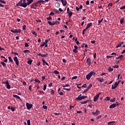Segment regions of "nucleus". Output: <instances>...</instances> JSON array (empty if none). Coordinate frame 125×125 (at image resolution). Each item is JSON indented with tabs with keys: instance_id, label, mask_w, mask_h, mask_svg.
I'll return each mask as SVG.
<instances>
[{
	"instance_id": "12",
	"label": "nucleus",
	"mask_w": 125,
	"mask_h": 125,
	"mask_svg": "<svg viewBox=\"0 0 125 125\" xmlns=\"http://www.w3.org/2000/svg\"><path fill=\"white\" fill-rule=\"evenodd\" d=\"M61 1L63 6H66V4H67V1L66 0H61Z\"/></svg>"
},
{
	"instance_id": "4",
	"label": "nucleus",
	"mask_w": 125,
	"mask_h": 125,
	"mask_svg": "<svg viewBox=\"0 0 125 125\" xmlns=\"http://www.w3.org/2000/svg\"><path fill=\"white\" fill-rule=\"evenodd\" d=\"M11 32L14 34H20V33H21V29H16L14 30H11Z\"/></svg>"
},
{
	"instance_id": "58",
	"label": "nucleus",
	"mask_w": 125,
	"mask_h": 125,
	"mask_svg": "<svg viewBox=\"0 0 125 125\" xmlns=\"http://www.w3.org/2000/svg\"><path fill=\"white\" fill-rule=\"evenodd\" d=\"M101 117H102V116L99 115V116L96 117V120H99V119H101Z\"/></svg>"
},
{
	"instance_id": "23",
	"label": "nucleus",
	"mask_w": 125,
	"mask_h": 125,
	"mask_svg": "<svg viewBox=\"0 0 125 125\" xmlns=\"http://www.w3.org/2000/svg\"><path fill=\"white\" fill-rule=\"evenodd\" d=\"M33 62V61L31 59L28 60V61L27 62V64H29V65H32V62Z\"/></svg>"
},
{
	"instance_id": "53",
	"label": "nucleus",
	"mask_w": 125,
	"mask_h": 125,
	"mask_svg": "<svg viewBox=\"0 0 125 125\" xmlns=\"http://www.w3.org/2000/svg\"><path fill=\"white\" fill-rule=\"evenodd\" d=\"M42 108L44 109L45 110H46L47 109V106L46 105H43Z\"/></svg>"
},
{
	"instance_id": "19",
	"label": "nucleus",
	"mask_w": 125,
	"mask_h": 125,
	"mask_svg": "<svg viewBox=\"0 0 125 125\" xmlns=\"http://www.w3.org/2000/svg\"><path fill=\"white\" fill-rule=\"evenodd\" d=\"M92 113L93 115H95V114H96V115H98V114H100V111L99 110H96L95 112L93 111Z\"/></svg>"
},
{
	"instance_id": "3",
	"label": "nucleus",
	"mask_w": 125,
	"mask_h": 125,
	"mask_svg": "<svg viewBox=\"0 0 125 125\" xmlns=\"http://www.w3.org/2000/svg\"><path fill=\"white\" fill-rule=\"evenodd\" d=\"M85 98H87L86 96H82V94H80L77 98H76V100L77 101L83 100V99H85Z\"/></svg>"
},
{
	"instance_id": "28",
	"label": "nucleus",
	"mask_w": 125,
	"mask_h": 125,
	"mask_svg": "<svg viewBox=\"0 0 125 125\" xmlns=\"http://www.w3.org/2000/svg\"><path fill=\"white\" fill-rule=\"evenodd\" d=\"M55 6L58 8V7H60V4L59 2H57L55 4Z\"/></svg>"
},
{
	"instance_id": "13",
	"label": "nucleus",
	"mask_w": 125,
	"mask_h": 125,
	"mask_svg": "<svg viewBox=\"0 0 125 125\" xmlns=\"http://www.w3.org/2000/svg\"><path fill=\"white\" fill-rule=\"evenodd\" d=\"M92 26V23L90 22L89 23H88L86 25V28L87 30L89 29V28H90Z\"/></svg>"
},
{
	"instance_id": "9",
	"label": "nucleus",
	"mask_w": 125,
	"mask_h": 125,
	"mask_svg": "<svg viewBox=\"0 0 125 125\" xmlns=\"http://www.w3.org/2000/svg\"><path fill=\"white\" fill-rule=\"evenodd\" d=\"M92 77L91 75V74H90V72L88 73L87 75H86V79L88 81L90 80V78Z\"/></svg>"
},
{
	"instance_id": "24",
	"label": "nucleus",
	"mask_w": 125,
	"mask_h": 125,
	"mask_svg": "<svg viewBox=\"0 0 125 125\" xmlns=\"http://www.w3.org/2000/svg\"><path fill=\"white\" fill-rule=\"evenodd\" d=\"M116 88H117V86L115 84L112 85L111 89H116Z\"/></svg>"
},
{
	"instance_id": "17",
	"label": "nucleus",
	"mask_w": 125,
	"mask_h": 125,
	"mask_svg": "<svg viewBox=\"0 0 125 125\" xmlns=\"http://www.w3.org/2000/svg\"><path fill=\"white\" fill-rule=\"evenodd\" d=\"M37 2H38V4L42 3V4H44V3H45V1L43 0H38Z\"/></svg>"
},
{
	"instance_id": "61",
	"label": "nucleus",
	"mask_w": 125,
	"mask_h": 125,
	"mask_svg": "<svg viewBox=\"0 0 125 125\" xmlns=\"http://www.w3.org/2000/svg\"><path fill=\"white\" fill-rule=\"evenodd\" d=\"M54 13H53V12H51L49 14V15H51V16H53L54 15Z\"/></svg>"
},
{
	"instance_id": "18",
	"label": "nucleus",
	"mask_w": 125,
	"mask_h": 125,
	"mask_svg": "<svg viewBox=\"0 0 125 125\" xmlns=\"http://www.w3.org/2000/svg\"><path fill=\"white\" fill-rule=\"evenodd\" d=\"M26 1H27V5H30L34 1V0H26Z\"/></svg>"
},
{
	"instance_id": "8",
	"label": "nucleus",
	"mask_w": 125,
	"mask_h": 125,
	"mask_svg": "<svg viewBox=\"0 0 125 125\" xmlns=\"http://www.w3.org/2000/svg\"><path fill=\"white\" fill-rule=\"evenodd\" d=\"M14 61L16 62L17 66H18V65H19V61H18V58H17V57H14Z\"/></svg>"
},
{
	"instance_id": "42",
	"label": "nucleus",
	"mask_w": 125,
	"mask_h": 125,
	"mask_svg": "<svg viewBox=\"0 0 125 125\" xmlns=\"http://www.w3.org/2000/svg\"><path fill=\"white\" fill-rule=\"evenodd\" d=\"M0 3H3L4 4H5V3H6V2L3 0H0Z\"/></svg>"
},
{
	"instance_id": "49",
	"label": "nucleus",
	"mask_w": 125,
	"mask_h": 125,
	"mask_svg": "<svg viewBox=\"0 0 125 125\" xmlns=\"http://www.w3.org/2000/svg\"><path fill=\"white\" fill-rule=\"evenodd\" d=\"M68 16H72V15H73V12H69L68 13Z\"/></svg>"
},
{
	"instance_id": "33",
	"label": "nucleus",
	"mask_w": 125,
	"mask_h": 125,
	"mask_svg": "<svg viewBox=\"0 0 125 125\" xmlns=\"http://www.w3.org/2000/svg\"><path fill=\"white\" fill-rule=\"evenodd\" d=\"M90 73L91 74V76H95V72L93 71H91V72H90Z\"/></svg>"
},
{
	"instance_id": "56",
	"label": "nucleus",
	"mask_w": 125,
	"mask_h": 125,
	"mask_svg": "<svg viewBox=\"0 0 125 125\" xmlns=\"http://www.w3.org/2000/svg\"><path fill=\"white\" fill-rule=\"evenodd\" d=\"M54 115H55V116H60V115H61V113H57L55 112L54 113Z\"/></svg>"
},
{
	"instance_id": "32",
	"label": "nucleus",
	"mask_w": 125,
	"mask_h": 125,
	"mask_svg": "<svg viewBox=\"0 0 125 125\" xmlns=\"http://www.w3.org/2000/svg\"><path fill=\"white\" fill-rule=\"evenodd\" d=\"M24 53H25V54H27V53H30V50H25L24 51H23Z\"/></svg>"
},
{
	"instance_id": "1",
	"label": "nucleus",
	"mask_w": 125,
	"mask_h": 125,
	"mask_svg": "<svg viewBox=\"0 0 125 125\" xmlns=\"http://www.w3.org/2000/svg\"><path fill=\"white\" fill-rule=\"evenodd\" d=\"M17 6H21L26 8V7L28 5L27 2H26V0H20V1L16 4Z\"/></svg>"
},
{
	"instance_id": "30",
	"label": "nucleus",
	"mask_w": 125,
	"mask_h": 125,
	"mask_svg": "<svg viewBox=\"0 0 125 125\" xmlns=\"http://www.w3.org/2000/svg\"><path fill=\"white\" fill-rule=\"evenodd\" d=\"M47 20H48V21H52V18L51 17L49 16V17L47 18Z\"/></svg>"
},
{
	"instance_id": "21",
	"label": "nucleus",
	"mask_w": 125,
	"mask_h": 125,
	"mask_svg": "<svg viewBox=\"0 0 125 125\" xmlns=\"http://www.w3.org/2000/svg\"><path fill=\"white\" fill-rule=\"evenodd\" d=\"M8 59L9 62H11V63H12V64H14V62H13V60H12L11 57H8Z\"/></svg>"
},
{
	"instance_id": "26",
	"label": "nucleus",
	"mask_w": 125,
	"mask_h": 125,
	"mask_svg": "<svg viewBox=\"0 0 125 125\" xmlns=\"http://www.w3.org/2000/svg\"><path fill=\"white\" fill-rule=\"evenodd\" d=\"M0 64H1V65H2V66H3V67H6V64L5 63H4V62H1Z\"/></svg>"
},
{
	"instance_id": "14",
	"label": "nucleus",
	"mask_w": 125,
	"mask_h": 125,
	"mask_svg": "<svg viewBox=\"0 0 125 125\" xmlns=\"http://www.w3.org/2000/svg\"><path fill=\"white\" fill-rule=\"evenodd\" d=\"M123 44H124V42L119 43V44L116 46V48H119V47H121Z\"/></svg>"
},
{
	"instance_id": "16",
	"label": "nucleus",
	"mask_w": 125,
	"mask_h": 125,
	"mask_svg": "<svg viewBox=\"0 0 125 125\" xmlns=\"http://www.w3.org/2000/svg\"><path fill=\"white\" fill-rule=\"evenodd\" d=\"M97 80L98 82H100V83H103V82H104V79L103 78H97Z\"/></svg>"
},
{
	"instance_id": "50",
	"label": "nucleus",
	"mask_w": 125,
	"mask_h": 125,
	"mask_svg": "<svg viewBox=\"0 0 125 125\" xmlns=\"http://www.w3.org/2000/svg\"><path fill=\"white\" fill-rule=\"evenodd\" d=\"M73 52L74 53H78V50H77V49H74L73 50Z\"/></svg>"
},
{
	"instance_id": "29",
	"label": "nucleus",
	"mask_w": 125,
	"mask_h": 125,
	"mask_svg": "<svg viewBox=\"0 0 125 125\" xmlns=\"http://www.w3.org/2000/svg\"><path fill=\"white\" fill-rule=\"evenodd\" d=\"M13 97H15V98H17V99H20V97H19L17 95H14Z\"/></svg>"
},
{
	"instance_id": "52",
	"label": "nucleus",
	"mask_w": 125,
	"mask_h": 125,
	"mask_svg": "<svg viewBox=\"0 0 125 125\" xmlns=\"http://www.w3.org/2000/svg\"><path fill=\"white\" fill-rule=\"evenodd\" d=\"M102 21H103V18H102L101 20H98V23H99V24L101 23V22H102Z\"/></svg>"
},
{
	"instance_id": "20",
	"label": "nucleus",
	"mask_w": 125,
	"mask_h": 125,
	"mask_svg": "<svg viewBox=\"0 0 125 125\" xmlns=\"http://www.w3.org/2000/svg\"><path fill=\"white\" fill-rule=\"evenodd\" d=\"M47 23L50 25V26H54V25H55V23H53L50 21H48Z\"/></svg>"
},
{
	"instance_id": "35",
	"label": "nucleus",
	"mask_w": 125,
	"mask_h": 125,
	"mask_svg": "<svg viewBox=\"0 0 125 125\" xmlns=\"http://www.w3.org/2000/svg\"><path fill=\"white\" fill-rule=\"evenodd\" d=\"M108 70H109V72H112L114 70V68H111V67H109Z\"/></svg>"
},
{
	"instance_id": "44",
	"label": "nucleus",
	"mask_w": 125,
	"mask_h": 125,
	"mask_svg": "<svg viewBox=\"0 0 125 125\" xmlns=\"http://www.w3.org/2000/svg\"><path fill=\"white\" fill-rule=\"evenodd\" d=\"M119 57V59H121V60H122L123 58H124V55H121Z\"/></svg>"
},
{
	"instance_id": "59",
	"label": "nucleus",
	"mask_w": 125,
	"mask_h": 125,
	"mask_svg": "<svg viewBox=\"0 0 125 125\" xmlns=\"http://www.w3.org/2000/svg\"><path fill=\"white\" fill-rule=\"evenodd\" d=\"M22 30H26V25H23L22 26Z\"/></svg>"
},
{
	"instance_id": "2",
	"label": "nucleus",
	"mask_w": 125,
	"mask_h": 125,
	"mask_svg": "<svg viewBox=\"0 0 125 125\" xmlns=\"http://www.w3.org/2000/svg\"><path fill=\"white\" fill-rule=\"evenodd\" d=\"M39 3L38 1H36L33 3H32L31 5V8H33V9H36L37 7L39 6Z\"/></svg>"
},
{
	"instance_id": "5",
	"label": "nucleus",
	"mask_w": 125,
	"mask_h": 125,
	"mask_svg": "<svg viewBox=\"0 0 125 125\" xmlns=\"http://www.w3.org/2000/svg\"><path fill=\"white\" fill-rule=\"evenodd\" d=\"M50 41V39H46L45 40V42H44L42 44H41L40 45V47H43V46H44V45H45L47 43V42H48L49 41Z\"/></svg>"
},
{
	"instance_id": "37",
	"label": "nucleus",
	"mask_w": 125,
	"mask_h": 125,
	"mask_svg": "<svg viewBox=\"0 0 125 125\" xmlns=\"http://www.w3.org/2000/svg\"><path fill=\"white\" fill-rule=\"evenodd\" d=\"M87 102H88V101H85L83 102H80V103L81 104H86V103H87Z\"/></svg>"
},
{
	"instance_id": "25",
	"label": "nucleus",
	"mask_w": 125,
	"mask_h": 125,
	"mask_svg": "<svg viewBox=\"0 0 125 125\" xmlns=\"http://www.w3.org/2000/svg\"><path fill=\"white\" fill-rule=\"evenodd\" d=\"M6 88H7L8 89H10L11 88V86H10V84H9V83L6 85Z\"/></svg>"
},
{
	"instance_id": "63",
	"label": "nucleus",
	"mask_w": 125,
	"mask_h": 125,
	"mask_svg": "<svg viewBox=\"0 0 125 125\" xmlns=\"http://www.w3.org/2000/svg\"><path fill=\"white\" fill-rule=\"evenodd\" d=\"M113 68H119V65H114Z\"/></svg>"
},
{
	"instance_id": "60",
	"label": "nucleus",
	"mask_w": 125,
	"mask_h": 125,
	"mask_svg": "<svg viewBox=\"0 0 125 125\" xmlns=\"http://www.w3.org/2000/svg\"><path fill=\"white\" fill-rule=\"evenodd\" d=\"M81 87H84V88H86V84H83Z\"/></svg>"
},
{
	"instance_id": "64",
	"label": "nucleus",
	"mask_w": 125,
	"mask_h": 125,
	"mask_svg": "<svg viewBox=\"0 0 125 125\" xmlns=\"http://www.w3.org/2000/svg\"><path fill=\"white\" fill-rule=\"evenodd\" d=\"M76 10H77L78 11H80V8L78 6L76 7Z\"/></svg>"
},
{
	"instance_id": "62",
	"label": "nucleus",
	"mask_w": 125,
	"mask_h": 125,
	"mask_svg": "<svg viewBox=\"0 0 125 125\" xmlns=\"http://www.w3.org/2000/svg\"><path fill=\"white\" fill-rule=\"evenodd\" d=\"M120 9H125V5H124L123 6H121L120 7Z\"/></svg>"
},
{
	"instance_id": "41",
	"label": "nucleus",
	"mask_w": 125,
	"mask_h": 125,
	"mask_svg": "<svg viewBox=\"0 0 125 125\" xmlns=\"http://www.w3.org/2000/svg\"><path fill=\"white\" fill-rule=\"evenodd\" d=\"M11 110L12 112H14L15 111V108H14V107L11 106Z\"/></svg>"
},
{
	"instance_id": "40",
	"label": "nucleus",
	"mask_w": 125,
	"mask_h": 125,
	"mask_svg": "<svg viewBox=\"0 0 125 125\" xmlns=\"http://www.w3.org/2000/svg\"><path fill=\"white\" fill-rule=\"evenodd\" d=\"M38 92H40V94H44V92H43V91H41L40 90H39Z\"/></svg>"
},
{
	"instance_id": "6",
	"label": "nucleus",
	"mask_w": 125,
	"mask_h": 125,
	"mask_svg": "<svg viewBox=\"0 0 125 125\" xmlns=\"http://www.w3.org/2000/svg\"><path fill=\"white\" fill-rule=\"evenodd\" d=\"M101 94V93H99L97 94L95 97H94V102H96L97 100H98V98H99V96Z\"/></svg>"
},
{
	"instance_id": "48",
	"label": "nucleus",
	"mask_w": 125,
	"mask_h": 125,
	"mask_svg": "<svg viewBox=\"0 0 125 125\" xmlns=\"http://www.w3.org/2000/svg\"><path fill=\"white\" fill-rule=\"evenodd\" d=\"M51 95H54V90L53 89L51 90Z\"/></svg>"
},
{
	"instance_id": "7",
	"label": "nucleus",
	"mask_w": 125,
	"mask_h": 125,
	"mask_svg": "<svg viewBox=\"0 0 125 125\" xmlns=\"http://www.w3.org/2000/svg\"><path fill=\"white\" fill-rule=\"evenodd\" d=\"M26 108L28 110H30V109H32V107H33V104H29V103H26Z\"/></svg>"
},
{
	"instance_id": "15",
	"label": "nucleus",
	"mask_w": 125,
	"mask_h": 125,
	"mask_svg": "<svg viewBox=\"0 0 125 125\" xmlns=\"http://www.w3.org/2000/svg\"><path fill=\"white\" fill-rule=\"evenodd\" d=\"M116 104H113L109 106V109H113L116 108Z\"/></svg>"
},
{
	"instance_id": "31",
	"label": "nucleus",
	"mask_w": 125,
	"mask_h": 125,
	"mask_svg": "<svg viewBox=\"0 0 125 125\" xmlns=\"http://www.w3.org/2000/svg\"><path fill=\"white\" fill-rule=\"evenodd\" d=\"M91 87H92V83H90V85H89V86L87 87V89L88 90H89V89H90V88H91Z\"/></svg>"
},
{
	"instance_id": "34",
	"label": "nucleus",
	"mask_w": 125,
	"mask_h": 125,
	"mask_svg": "<svg viewBox=\"0 0 125 125\" xmlns=\"http://www.w3.org/2000/svg\"><path fill=\"white\" fill-rule=\"evenodd\" d=\"M110 101L111 103H114L116 101V98H114L113 99L110 100Z\"/></svg>"
},
{
	"instance_id": "55",
	"label": "nucleus",
	"mask_w": 125,
	"mask_h": 125,
	"mask_svg": "<svg viewBox=\"0 0 125 125\" xmlns=\"http://www.w3.org/2000/svg\"><path fill=\"white\" fill-rule=\"evenodd\" d=\"M24 46L25 47H29V44H28V43H25Z\"/></svg>"
},
{
	"instance_id": "22",
	"label": "nucleus",
	"mask_w": 125,
	"mask_h": 125,
	"mask_svg": "<svg viewBox=\"0 0 125 125\" xmlns=\"http://www.w3.org/2000/svg\"><path fill=\"white\" fill-rule=\"evenodd\" d=\"M124 20V19H120V24H121V25H123V24H125V21Z\"/></svg>"
},
{
	"instance_id": "51",
	"label": "nucleus",
	"mask_w": 125,
	"mask_h": 125,
	"mask_svg": "<svg viewBox=\"0 0 125 125\" xmlns=\"http://www.w3.org/2000/svg\"><path fill=\"white\" fill-rule=\"evenodd\" d=\"M2 83H4L5 84H8V81L6 80L5 82H3Z\"/></svg>"
},
{
	"instance_id": "57",
	"label": "nucleus",
	"mask_w": 125,
	"mask_h": 125,
	"mask_svg": "<svg viewBox=\"0 0 125 125\" xmlns=\"http://www.w3.org/2000/svg\"><path fill=\"white\" fill-rule=\"evenodd\" d=\"M45 89H46V84H44V85H43V90H45Z\"/></svg>"
},
{
	"instance_id": "54",
	"label": "nucleus",
	"mask_w": 125,
	"mask_h": 125,
	"mask_svg": "<svg viewBox=\"0 0 125 125\" xmlns=\"http://www.w3.org/2000/svg\"><path fill=\"white\" fill-rule=\"evenodd\" d=\"M76 79H78V76H75L72 78V80H76Z\"/></svg>"
},
{
	"instance_id": "43",
	"label": "nucleus",
	"mask_w": 125,
	"mask_h": 125,
	"mask_svg": "<svg viewBox=\"0 0 125 125\" xmlns=\"http://www.w3.org/2000/svg\"><path fill=\"white\" fill-rule=\"evenodd\" d=\"M34 82H36V83H41V81L38 79H35Z\"/></svg>"
},
{
	"instance_id": "46",
	"label": "nucleus",
	"mask_w": 125,
	"mask_h": 125,
	"mask_svg": "<svg viewBox=\"0 0 125 125\" xmlns=\"http://www.w3.org/2000/svg\"><path fill=\"white\" fill-rule=\"evenodd\" d=\"M27 125H31V121L30 120H28L27 121Z\"/></svg>"
},
{
	"instance_id": "38",
	"label": "nucleus",
	"mask_w": 125,
	"mask_h": 125,
	"mask_svg": "<svg viewBox=\"0 0 125 125\" xmlns=\"http://www.w3.org/2000/svg\"><path fill=\"white\" fill-rule=\"evenodd\" d=\"M86 31H87V29L86 28H85L83 30L82 32V34L83 35H84V32H86Z\"/></svg>"
},
{
	"instance_id": "39",
	"label": "nucleus",
	"mask_w": 125,
	"mask_h": 125,
	"mask_svg": "<svg viewBox=\"0 0 125 125\" xmlns=\"http://www.w3.org/2000/svg\"><path fill=\"white\" fill-rule=\"evenodd\" d=\"M54 74H56V75H58V74H59V71H58L57 70H55L54 71Z\"/></svg>"
},
{
	"instance_id": "10",
	"label": "nucleus",
	"mask_w": 125,
	"mask_h": 125,
	"mask_svg": "<svg viewBox=\"0 0 125 125\" xmlns=\"http://www.w3.org/2000/svg\"><path fill=\"white\" fill-rule=\"evenodd\" d=\"M42 63H43V66H45V64L47 66H49V64H48L47 62H45V60H44V59H42Z\"/></svg>"
},
{
	"instance_id": "36",
	"label": "nucleus",
	"mask_w": 125,
	"mask_h": 125,
	"mask_svg": "<svg viewBox=\"0 0 125 125\" xmlns=\"http://www.w3.org/2000/svg\"><path fill=\"white\" fill-rule=\"evenodd\" d=\"M47 56H48V54H47V53H46V54H45L42 55V57H47Z\"/></svg>"
},
{
	"instance_id": "27",
	"label": "nucleus",
	"mask_w": 125,
	"mask_h": 125,
	"mask_svg": "<svg viewBox=\"0 0 125 125\" xmlns=\"http://www.w3.org/2000/svg\"><path fill=\"white\" fill-rule=\"evenodd\" d=\"M32 34H33V35H35V38H37V37L38 36V34L37 33H36V32H35L34 31H33L32 32Z\"/></svg>"
},
{
	"instance_id": "45",
	"label": "nucleus",
	"mask_w": 125,
	"mask_h": 125,
	"mask_svg": "<svg viewBox=\"0 0 125 125\" xmlns=\"http://www.w3.org/2000/svg\"><path fill=\"white\" fill-rule=\"evenodd\" d=\"M63 89L64 90H67V91H71V88H63Z\"/></svg>"
},
{
	"instance_id": "47",
	"label": "nucleus",
	"mask_w": 125,
	"mask_h": 125,
	"mask_svg": "<svg viewBox=\"0 0 125 125\" xmlns=\"http://www.w3.org/2000/svg\"><path fill=\"white\" fill-rule=\"evenodd\" d=\"M75 42H76L77 44L78 45L80 44V42L78 41V38H76L75 39Z\"/></svg>"
},
{
	"instance_id": "11",
	"label": "nucleus",
	"mask_w": 125,
	"mask_h": 125,
	"mask_svg": "<svg viewBox=\"0 0 125 125\" xmlns=\"http://www.w3.org/2000/svg\"><path fill=\"white\" fill-rule=\"evenodd\" d=\"M87 64L89 66H90V65H91V60L89 58H88L87 59Z\"/></svg>"
}]
</instances>
